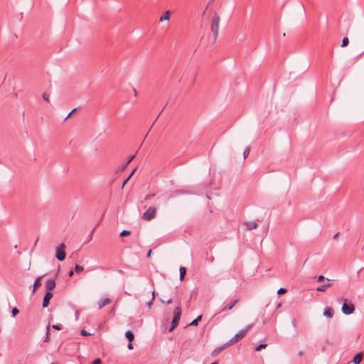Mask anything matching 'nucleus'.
Wrapping results in <instances>:
<instances>
[{
  "label": "nucleus",
  "mask_w": 364,
  "mask_h": 364,
  "mask_svg": "<svg viewBox=\"0 0 364 364\" xmlns=\"http://www.w3.org/2000/svg\"><path fill=\"white\" fill-rule=\"evenodd\" d=\"M252 324L248 325L245 328L240 331L237 334H235L228 343H226V346H232L240 341H241L247 333V332L252 328Z\"/></svg>",
  "instance_id": "obj_1"
},
{
  "label": "nucleus",
  "mask_w": 364,
  "mask_h": 364,
  "mask_svg": "<svg viewBox=\"0 0 364 364\" xmlns=\"http://www.w3.org/2000/svg\"><path fill=\"white\" fill-rule=\"evenodd\" d=\"M220 21V18L219 15L218 14L215 13L211 19V31L214 35V38H215L214 41H216V38L218 35Z\"/></svg>",
  "instance_id": "obj_2"
},
{
  "label": "nucleus",
  "mask_w": 364,
  "mask_h": 364,
  "mask_svg": "<svg viewBox=\"0 0 364 364\" xmlns=\"http://www.w3.org/2000/svg\"><path fill=\"white\" fill-rule=\"evenodd\" d=\"M181 308L180 306H177L175 308L173 311V318L171 322V327L169 329V331H173L178 324L179 320L181 316Z\"/></svg>",
  "instance_id": "obj_3"
},
{
  "label": "nucleus",
  "mask_w": 364,
  "mask_h": 364,
  "mask_svg": "<svg viewBox=\"0 0 364 364\" xmlns=\"http://www.w3.org/2000/svg\"><path fill=\"white\" fill-rule=\"evenodd\" d=\"M156 214V208L154 207H149L142 215V219L146 221H149L154 219Z\"/></svg>",
  "instance_id": "obj_4"
},
{
  "label": "nucleus",
  "mask_w": 364,
  "mask_h": 364,
  "mask_svg": "<svg viewBox=\"0 0 364 364\" xmlns=\"http://www.w3.org/2000/svg\"><path fill=\"white\" fill-rule=\"evenodd\" d=\"M65 245L62 243L59 247L56 248V255L55 257L59 261H63L65 259Z\"/></svg>",
  "instance_id": "obj_5"
},
{
  "label": "nucleus",
  "mask_w": 364,
  "mask_h": 364,
  "mask_svg": "<svg viewBox=\"0 0 364 364\" xmlns=\"http://www.w3.org/2000/svg\"><path fill=\"white\" fill-rule=\"evenodd\" d=\"M355 306L353 304H346V302L342 306V312L344 314L349 315L354 312Z\"/></svg>",
  "instance_id": "obj_6"
},
{
  "label": "nucleus",
  "mask_w": 364,
  "mask_h": 364,
  "mask_svg": "<svg viewBox=\"0 0 364 364\" xmlns=\"http://www.w3.org/2000/svg\"><path fill=\"white\" fill-rule=\"evenodd\" d=\"M45 287L47 291L51 292L55 287V281L53 279H47Z\"/></svg>",
  "instance_id": "obj_7"
},
{
  "label": "nucleus",
  "mask_w": 364,
  "mask_h": 364,
  "mask_svg": "<svg viewBox=\"0 0 364 364\" xmlns=\"http://www.w3.org/2000/svg\"><path fill=\"white\" fill-rule=\"evenodd\" d=\"M53 296V294L50 291H47L46 293L42 304V306L43 308H46L49 305L50 300L52 299Z\"/></svg>",
  "instance_id": "obj_8"
},
{
  "label": "nucleus",
  "mask_w": 364,
  "mask_h": 364,
  "mask_svg": "<svg viewBox=\"0 0 364 364\" xmlns=\"http://www.w3.org/2000/svg\"><path fill=\"white\" fill-rule=\"evenodd\" d=\"M238 299H235L232 301H230L228 304H227L225 306H224L222 310L219 312H223L225 311H230L233 309V307L238 303Z\"/></svg>",
  "instance_id": "obj_9"
},
{
  "label": "nucleus",
  "mask_w": 364,
  "mask_h": 364,
  "mask_svg": "<svg viewBox=\"0 0 364 364\" xmlns=\"http://www.w3.org/2000/svg\"><path fill=\"white\" fill-rule=\"evenodd\" d=\"M243 225L245 227L247 230H251L253 229H256L258 227L257 223L255 221L245 222Z\"/></svg>",
  "instance_id": "obj_10"
},
{
  "label": "nucleus",
  "mask_w": 364,
  "mask_h": 364,
  "mask_svg": "<svg viewBox=\"0 0 364 364\" xmlns=\"http://www.w3.org/2000/svg\"><path fill=\"white\" fill-rule=\"evenodd\" d=\"M327 281L328 282L326 283H325L324 284L316 288V290L318 291L325 292L326 291L327 288L331 287L332 286V283L330 282V280L328 279H327Z\"/></svg>",
  "instance_id": "obj_11"
},
{
  "label": "nucleus",
  "mask_w": 364,
  "mask_h": 364,
  "mask_svg": "<svg viewBox=\"0 0 364 364\" xmlns=\"http://www.w3.org/2000/svg\"><path fill=\"white\" fill-rule=\"evenodd\" d=\"M363 359V353L362 352L358 353L353 358L354 364H360Z\"/></svg>",
  "instance_id": "obj_12"
},
{
  "label": "nucleus",
  "mask_w": 364,
  "mask_h": 364,
  "mask_svg": "<svg viewBox=\"0 0 364 364\" xmlns=\"http://www.w3.org/2000/svg\"><path fill=\"white\" fill-rule=\"evenodd\" d=\"M111 303V299L109 298H105L98 301V307L99 309H102L104 306L109 304Z\"/></svg>",
  "instance_id": "obj_13"
},
{
  "label": "nucleus",
  "mask_w": 364,
  "mask_h": 364,
  "mask_svg": "<svg viewBox=\"0 0 364 364\" xmlns=\"http://www.w3.org/2000/svg\"><path fill=\"white\" fill-rule=\"evenodd\" d=\"M43 277V275L38 277L36 279V281H35V282H34V284H33V294L36 293V289H37L38 288H39V287L41 286V279H42Z\"/></svg>",
  "instance_id": "obj_14"
},
{
  "label": "nucleus",
  "mask_w": 364,
  "mask_h": 364,
  "mask_svg": "<svg viewBox=\"0 0 364 364\" xmlns=\"http://www.w3.org/2000/svg\"><path fill=\"white\" fill-rule=\"evenodd\" d=\"M228 346H226V344H225L222 346L218 347L212 352V353H211L212 356H213V357L217 356L220 352H222Z\"/></svg>",
  "instance_id": "obj_15"
},
{
  "label": "nucleus",
  "mask_w": 364,
  "mask_h": 364,
  "mask_svg": "<svg viewBox=\"0 0 364 364\" xmlns=\"http://www.w3.org/2000/svg\"><path fill=\"white\" fill-rule=\"evenodd\" d=\"M171 14V12L169 10L166 11L164 15L160 17L159 21H168L170 19Z\"/></svg>",
  "instance_id": "obj_16"
},
{
  "label": "nucleus",
  "mask_w": 364,
  "mask_h": 364,
  "mask_svg": "<svg viewBox=\"0 0 364 364\" xmlns=\"http://www.w3.org/2000/svg\"><path fill=\"white\" fill-rule=\"evenodd\" d=\"M333 314H334V311L332 308L329 307V308H327L324 310L323 311V315L328 318H331L333 317Z\"/></svg>",
  "instance_id": "obj_17"
},
{
  "label": "nucleus",
  "mask_w": 364,
  "mask_h": 364,
  "mask_svg": "<svg viewBox=\"0 0 364 364\" xmlns=\"http://www.w3.org/2000/svg\"><path fill=\"white\" fill-rule=\"evenodd\" d=\"M125 336L128 338L129 342H132L134 339V336L133 333L130 331H127Z\"/></svg>",
  "instance_id": "obj_18"
},
{
  "label": "nucleus",
  "mask_w": 364,
  "mask_h": 364,
  "mask_svg": "<svg viewBox=\"0 0 364 364\" xmlns=\"http://www.w3.org/2000/svg\"><path fill=\"white\" fill-rule=\"evenodd\" d=\"M179 272H180V279L183 280L185 274H186V269L184 267H181Z\"/></svg>",
  "instance_id": "obj_19"
},
{
  "label": "nucleus",
  "mask_w": 364,
  "mask_h": 364,
  "mask_svg": "<svg viewBox=\"0 0 364 364\" xmlns=\"http://www.w3.org/2000/svg\"><path fill=\"white\" fill-rule=\"evenodd\" d=\"M201 319H202V316H201V315H200V316H198L196 318H195L194 320H193V321H191V323L189 325H191V326H198V322H199L200 321H201Z\"/></svg>",
  "instance_id": "obj_20"
},
{
  "label": "nucleus",
  "mask_w": 364,
  "mask_h": 364,
  "mask_svg": "<svg viewBox=\"0 0 364 364\" xmlns=\"http://www.w3.org/2000/svg\"><path fill=\"white\" fill-rule=\"evenodd\" d=\"M84 270V267L81 265H79V264H75V271L77 272V273H80L82 272V271Z\"/></svg>",
  "instance_id": "obj_21"
},
{
  "label": "nucleus",
  "mask_w": 364,
  "mask_h": 364,
  "mask_svg": "<svg viewBox=\"0 0 364 364\" xmlns=\"http://www.w3.org/2000/svg\"><path fill=\"white\" fill-rule=\"evenodd\" d=\"M42 97L45 101L48 102L50 98V92H43Z\"/></svg>",
  "instance_id": "obj_22"
},
{
  "label": "nucleus",
  "mask_w": 364,
  "mask_h": 364,
  "mask_svg": "<svg viewBox=\"0 0 364 364\" xmlns=\"http://www.w3.org/2000/svg\"><path fill=\"white\" fill-rule=\"evenodd\" d=\"M250 147H247L244 151H243V156H244V159H246L249 154H250Z\"/></svg>",
  "instance_id": "obj_23"
},
{
  "label": "nucleus",
  "mask_w": 364,
  "mask_h": 364,
  "mask_svg": "<svg viewBox=\"0 0 364 364\" xmlns=\"http://www.w3.org/2000/svg\"><path fill=\"white\" fill-rule=\"evenodd\" d=\"M348 43H349L348 38L347 37H344L342 41L341 47H345V46H348Z\"/></svg>",
  "instance_id": "obj_24"
},
{
  "label": "nucleus",
  "mask_w": 364,
  "mask_h": 364,
  "mask_svg": "<svg viewBox=\"0 0 364 364\" xmlns=\"http://www.w3.org/2000/svg\"><path fill=\"white\" fill-rule=\"evenodd\" d=\"M49 328H50V326H48L47 327L46 336L45 339H44V342H46V343H47V342H49V341H50Z\"/></svg>",
  "instance_id": "obj_25"
},
{
  "label": "nucleus",
  "mask_w": 364,
  "mask_h": 364,
  "mask_svg": "<svg viewBox=\"0 0 364 364\" xmlns=\"http://www.w3.org/2000/svg\"><path fill=\"white\" fill-rule=\"evenodd\" d=\"M131 234V232L129 231V230H122L121 232H120V236L121 237H125V236H127V235H129Z\"/></svg>",
  "instance_id": "obj_26"
},
{
  "label": "nucleus",
  "mask_w": 364,
  "mask_h": 364,
  "mask_svg": "<svg viewBox=\"0 0 364 364\" xmlns=\"http://www.w3.org/2000/svg\"><path fill=\"white\" fill-rule=\"evenodd\" d=\"M155 299V293L154 291H152V296H151V299L149 302H148L147 304V306L149 308H151V305H152V303H153V301Z\"/></svg>",
  "instance_id": "obj_27"
},
{
  "label": "nucleus",
  "mask_w": 364,
  "mask_h": 364,
  "mask_svg": "<svg viewBox=\"0 0 364 364\" xmlns=\"http://www.w3.org/2000/svg\"><path fill=\"white\" fill-rule=\"evenodd\" d=\"M267 344H266V343L260 344V345H259V346L256 348V349H255V350H256L257 351H259V350H261L262 349L265 348L267 347Z\"/></svg>",
  "instance_id": "obj_28"
},
{
  "label": "nucleus",
  "mask_w": 364,
  "mask_h": 364,
  "mask_svg": "<svg viewBox=\"0 0 364 364\" xmlns=\"http://www.w3.org/2000/svg\"><path fill=\"white\" fill-rule=\"evenodd\" d=\"M135 171V169H134L132 171V172L130 173V175L127 178V179L125 181H124V183L122 184V188H124V185L127 183V182L129 180V178L132 177V176L133 175V173H134Z\"/></svg>",
  "instance_id": "obj_29"
},
{
  "label": "nucleus",
  "mask_w": 364,
  "mask_h": 364,
  "mask_svg": "<svg viewBox=\"0 0 364 364\" xmlns=\"http://www.w3.org/2000/svg\"><path fill=\"white\" fill-rule=\"evenodd\" d=\"M19 313V311L17 308L14 307L12 309L11 314L12 316H16Z\"/></svg>",
  "instance_id": "obj_30"
},
{
  "label": "nucleus",
  "mask_w": 364,
  "mask_h": 364,
  "mask_svg": "<svg viewBox=\"0 0 364 364\" xmlns=\"http://www.w3.org/2000/svg\"><path fill=\"white\" fill-rule=\"evenodd\" d=\"M287 291V289L282 287V288H280L277 291V294H285Z\"/></svg>",
  "instance_id": "obj_31"
},
{
  "label": "nucleus",
  "mask_w": 364,
  "mask_h": 364,
  "mask_svg": "<svg viewBox=\"0 0 364 364\" xmlns=\"http://www.w3.org/2000/svg\"><path fill=\"white\" fill-rule=\"evenodd\" d=\"M154 196H155V194H154V193L147 194V195L145 196L144 199H145L146 200H149V199H151V198H154Z\"/></svg>",
  "instance_id": "obj_32"
},
{
  "label": "nucleus",
  "mask_w": 364,
  "mask_h": 364,
  "mask_svg": "<svg viewBox=\"0 0 364 364\" xmlns=\"http://www.w3.org/2000/svg\"><path fill=\"white\" fill-rule=\"evenodd\" d=\"M52 328L55 329V330H60L62 328V326L61 325H59V324H54L52 326Z\"/></svg>",
  "instance_id": "obj_33"
},
{
  "label": "nucleus",
  "mask_w": 364,
  "mask_h": 364,
  "mask_svg": "<svg viewBox=\"0 0 364 364\" xmlns=\"http://www.w3.org/2000/svg\"><path fill=\"white\" fill-rule=\"evenodd\" d=\"M134 158V155L130 156V158L129 159V160L127 161V162L125 164L124 168H125Z\"/></svg>",
  "instance_id": "obj_34"
},
{
  "label": "nucleus",
  "mask_w": 364,
  "mask_h": 364,
  "mask_svg": "<svg viewBox=\"0 0 364 364\" xmlns=\"http://www.w3.org/2000/svg\"><path fill=\"white\" fill-rule=\"evenodd\" d=\"M80 334L82 336H90L91 334L87 333L85 330H82L80 332Z\"/></svg>",
  "instance_id": "obj_35"
},
{
  "label": "nucleus",
  "mask_w": 364,
  "mask_h": 364,
  "mask_svg": "<svg viewBox=\"0 0 364 364\" xmlns=\"http://www.w3.org/2000/svg\"><path fill=\"white\" fill-rule=\"evenodd\" d=\"M77 110V108H75L73 109L68 114V116L65 117V120H67L73 113H74L75 111Z\"/></svg>",
  "instance_id": "obj_36"
},
{
  "label": "nucleus",
  "mask_w": 364,
  "mask_h": 364,
  "mask_svg": "<svg viewBox=\"0 0 364 364\" xmlns=\"http://www.w3.org/2000/svg\"><path fill=\"white\" fill-rule=\"evenodd\" d=\"M92 364H102V360L100 358H97L92 362Z\"/></svg>",
  "instance_id": "obj_37"
},
{
  "label": "nucleus",
  "mask_w": 364,
  "mask_h": 364,
  "mask_svg": "<svg viewBox=\"0 0 364 364\" xmlns=\"http://www.w3.org/2000/svg\"><path fill=\"white\" fill-rule=\"evenodd\" d=\"M324 279H325V277L323 275H320V276L318 277L317 281L318 282H322Z\"/></svg>",
  "instance_id": "obj_38"
},
{
  "label": "nucleus",
  "mask_w": 364,
  "mask_h": 364,
  "mask_svg": "<svg viewBox=\"0 0 364 364\" xmlns=\"http://www.w3.org/2000/svg\"><path fill=\"white\" fill-rule=\"evenodd\" d=\"M127 348H128L129 350L133 349V346H132V342H129V343H128V345H127Z\"/></svg>",
  "instance_id": "obj_39"
},
{
  "label": "nucleus",
  "mask_w": 364,
  "mask_h": 364,
  "mask_svg": "<svg viewBox=\"0 0 364 364\" xmlns=\"http://www.w3.org/2000/svg\"><path fill=\"white\" fill-rule=\"evenodd\" d=\"M151 252H152V250H149V252H148V253H147V257H151Z\"/></svg>",
  "instance_id": "obj_40"
},
{
  "label": "nucleus",
  "mask_w": 364,
  "mask_h": 364,
  "mask_svg": "<svg viewBox=\"0 0 364 364\" xmlns=\"http://www.w3.org/2000/svg\"><path fill=\"white\" fill-rule=\"evenodd\" d=\"M73 274H74V272H73V270H70V271L69 272V273H68V274H69V276H70V277H72V276L73 275Z\"/></svg>",
  "instance_id": "obj_41"
},
{
  "label": "nucleus",
  "mask_w": 364,
  "mask_h": 364,
  "mask_svg": "<svg viewBox=\"0 0 364 364\" xmlns=\"http://www.w3.org/2000/svg\"><path fill=\"white\" fill-rule=\"evenodd\" d=\"M172 302V299H169L168 301H167V304H171Z\"/></svg>",
  "instance_id": "obj_42"
},
{
  "label": "nucleus",
  "mask_w": 364,
  "mask_h": 364,
  "mask_svg": "<svg viewBox=\"0 0 364 364\" xmlns=\"http://www.w3.org/2000/svg\"><path fill=\"white\" fill-rule=\"evenodd\" d=\"M298 355L299 356H302L303 355V352L302 351L299 352Z\"/></svg>",
  "instance_id": "obj_43"
},
{
  "label": "nucleus",
  "mask_w": 364,
  "mask_h": 364,
  "mask_svg": "<svg viewBox=\"0 0 364 364\" xmlns=\"http://www.w3.org/2000/svg\"><path fill=\"white\" fill-rule=\"evenodd\" d=\"M338 234H339L338 232V233H336V234L334 235L333 238H334V239L337 238V237H338Z\"/></svg>",
  "instance_id": "obj_44"
},
{
  "label": "nucleus",
  "mask_w": 364,
  "mask_h": 364,
  "mask_svg": "<svg viewBox=\"0 0 364 364\" xmlns=\"http://www.w3.org/2000/svg\"><path fill=\"white\" fill-rule=\"evenodd\" d=\"M211 364H218L217 363H211Z\"/></svg>",
  "instance_id": "obj_45"
},
{
  "label": "nucleus",
  "mask_w": 364,
  "mask_h": 364,
  "mask_svg": "<svg viewBox=\"0 0 364 364\" xmlns=\"http://www.w3.org/2000/svg\"><path fill=\"white\" fill-rule=\"evenodd\" d=\"M51 364H55V363H52Z\"/></svg>",
  "instance_id": "obj_46"
}]
</instances>
